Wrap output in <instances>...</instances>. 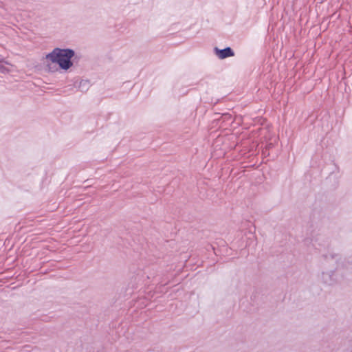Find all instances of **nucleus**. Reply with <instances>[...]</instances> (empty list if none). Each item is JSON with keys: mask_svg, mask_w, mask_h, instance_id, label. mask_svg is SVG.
<instances>
[{"mask_svg": "<svg viewBox=\"0 0 352 352\" xmlns=\"http://www.w3.org/2000/svg\"><path fill=\"white\" fill-rule=\"evenodd\" d=\"M214 52L215 55L219 59H225L229 57H232L234 56V52L230 47H226L224 49L220 50L218 47H215L214 48Z\"/></svg>", "mask_w": 352, "mask_h": 352, "instance_id": "7ed1b4c3", "label": "nucleus"}, {"mask_svg": "<svg viewBox=\"0 0 352 352\" xmlns=\"http://www.w3.org/2000/svg\"><path fill=\"white\" fill-rule=\"evenodd\" d=\"M325 258L327 260H329V258H331V260H335L337 263L338 267H339L340 265L346 267H347L350 265H352V261H351V258H346L345 263H344V262L341 261V257L338 254H331L330 255V256H325Z\"/></svg>", "mask_w": 352, "mask_h": 352, "instance_id": "20e7f679", "label": "nucleus"}, {"mask_svg": "<svg viewBox=\"0 0 352 352\" xmlns=\"http://www.w3.org/2000/svg\"><path fill=\"white\" fill-rule=\"evenodd\" d=\"M47 70L50 71V72H54L55 69H53V67H52V65L50 64H47Z\"/></svg>", "mask_w": 352, "mask_h": 352, "instance_id": "423d86ee", "label": "nucleus"}, {"mask_svg": "<svg viewBox=\"0 0 352 352\" xmlns=\"http://www.w3.org/2000/svg\"><path fill=\"white\" fill-rule=\"evenodd\" d=\"M321 280L324 284L328 285L335 284L338 280L336 272L334 270L322 272L321 274Z\"/></svg>", "mask_w": 352, "mask_h": 352, "instance_id": "f03ea898", "label": "nucleus"}, {"mask_svg": "<svg viewBox=\"0 0 352 352\" xmlns=\"http://www.w3.org/2000/svg\"><path fill=\"white\" fill-rule=\"evenodd\" d=\"M75 57V52L69 48H54L45 56V59L52 63H56L63 70H68L73 66V58Z\"/></svg>", "mask_w": 352, "mask_h": 352, "instance_id": "f257e3e1", "label": "nucleus"}, {"mask_svg": "<svg viewBox=\"0 0 352 352\" xmlns=\"http://www.w3.org/2000/svg\"><path fill=\"white\" fill-rule=\"evenodd\" d=\"M88 85L87 80H82L80 83V87L82 88L83 87H86Z\"/></svg>", "mask_w": 352, "mask_h": 352, "instance_id": "39448f33", "label": "nucleus"}]
</instances>
